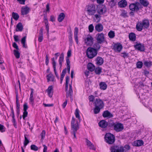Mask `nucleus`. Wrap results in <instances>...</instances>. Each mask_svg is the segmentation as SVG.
<instances>
[{"label": "nucleus", "instance_id": "39448f33", "mask_svg": "<svg viewBox=\"0 0 152 152\" xmlns=\"http://www.w3.org/2000/svg\"><path fill=\"white\" fill-rule=\"evenodd\" d=\"M141 6L139 2H136L130 4L129 5V8L130 10L132 11L137 12L141 8Z\"/></svg>", "mask_w": 152, "mask_h": 152}, {"label": "nucleus", "instance_id": "ddd939ff", "mask_svg": "<svg viewBox=\"0 0 152 152\" xmlns=\"http://www.w3.org/2000/svg\"><path fill=\"white\" fill-rule=\"evenodd\" d=\"M23 113L22 117L23 119H25V118L27 116L28 114V113L27 110L28 108V106L27 103H25L23 105Z\"/></svg>", "mask_w": 152, "mask_h": 152}, {"label": "nucleus", "instance_id": "de8ad7c7", "mask_svg": "<svg viewBox=\"0 0 152 152\" xmlns=\"http://www.w3.org/2000/svg\"><path fill=\"white\" fill-rule=\"evenodd\" d=\"M121 16L124 18H126L128 17L127 12L124 10L123 11L121 14Z\"/></svg>", "mask_w": 152, "mask_h": 152}, {"label": "nucleus", "instance_id": "72a5a7b5", "mask_svg": "<svg viewBox=\"0 0 152 152\" xmlns=\"http://www.w3.org/2000/svg\"><path fill=\"white\" fill-rule=\"evenodd\" d=\"M75 115L76 118H78V121L80 122V117L79 115V110L78 109H76L75 112Z\"/></svg>", "mask_w": 152, "mask_h": 152}, {"label": "nucleus", "instance_id": "603ef678", "mask_svg": "<svg viewBox=\"0 0 152 152\" xmlns=\"http://www.w3.org/2000/svg\"><path fill=\"white\" fill-rule=\"evenodd\" d=\"M5 128L3 125L0 124V131L1 132H3L5 131Z\"/></svg>", "mask_w": 152, "mask_h": 152}, {"label": "nucleus", "instance_id": "c03bdc74", "mask_svg": "<svg viewBox=\"0 0 152 152\" xmlns=\"http://www.w3.org/2000/svg\"><path fill=\"white\" fill-rule=\"evenodd\" d=\"M99 43L97 42V43L94 44L93 46V48L95 49V50L97 51L100 48V46Z\"/></svg>", "mask_w": 152, "mask_h": 152}, {"label": "nucleus", "instance_id": "58836bf2", "mask_svg": "<svg viewBox=\"0 0 152 152\" xmlns=\"http://www.w3.org/2000/svg\"><path fill=\"white\" fill-rule=\"evenodd\" d=\"M27 136H28L26 134L24 135L25 140L24 141V146L25 147H26L29 142V140L27 137Z\"/></svg>", "mask_w": 152, "mask_h": 152}, {"label": "nucleus", "instance_id": "0eeeda50", "mask_svg": "<svg viewBox=\"0 0 152 152\" xmlns=\"http://www.w3.org/2000/svg\"><path fill=\"white\" fill-rule=\"evenodd\" d=\"M87 11L89 15H94L96 12L95 6L94 4L88 5L87 7Z\"/></svg>", "mask_w": 152, "mask_h": 152}, {"label": "nucleus", "instance_id": "3c124183", "mask_svg": "<svg viewBox=\"0 0 152 152\" xmlns=\"http://www.w3.org/2000/svg\"><path fill=\"white\" fill-rule=\"evenodd\" d=\"M31 150L35 151L38 150V148L34 145H32L31 146Z\"/></svg>", "mask_w": 152, "mask_h": 152}, {"label": "nucleus", "instance_id": "2f4dec72", "mask_svg": "<svg viewBox=\"0 0 152 152\" xmlns=\"http://www.w3.org/2000/svg\"><path fill=\"white\" fill-rule=\"evenodd\" d=\"M65 15L64 13H61L58 15V20L59 22H61L64 19Z\"/></svg>", "mask_w": 152, "mask_h": 152}, {"label": "nucleus", "instance_id": "37998d69", "mask_svg": "<svg viewBox=\"0 0 152 152\" xmlns=\"http://www.w3.org/2000/svg\"><path fill=\"white\" fill-rule=\"evenodd\" d=\"M66 63L67 64V68L68 71L69 73L70 70V61L68 58L66 59Z\"/></svg>", "mask_w": 152, "mask_h": 152}, {"label": "nucleus", "instance_id": "6e6552de", "mask_svg": "<svg viewBox=\"0 0 152 152\" xmlns=\"http://www.w3.org/2000/svg\"><path fill=\"white\" fill-rule=\"evenodd\" d=\"M111 152H124V149L122 146H114L110 148Z\"/></svg>", "mask_w": 152, "mask_h": 152}, {"label": "nucleus", "instance_id": "423d86ee", "mask_svg": "<svg viewBox=\"0 0 152 152\" xmlns=\"http://www.w3.org/2000/svg\"><path fill=\"white\" fill-rule=\"evenodd\" d=\"M104 138L106 142L109 144H112L115 140V137L113 135L110 133H106Z\"/></svg>", "mask_w": 152, "mask_h": 152}, {"label": "nucleus", "instance_id": "774afa93", "mask_svg": "<svg viewBox=\"0 0 152 152\" xmlns=\"http://www.w3.org/2000/svg\"><path fill=\"white\" fill-rule=\"evenodd\" d=\"M78 28L76 27L75 28V31L74 32V35H78Z\"/></svg>", "mask_w": 152, "mask_h": 152}, {"label": "nucleus", "instance_id": "bb28decb", "mask_svg": "<svg viewBox=\"0 0 152 152\" xmlns=\"http://www.w3.org/2000/svg\"><path fill=\"white\" fill-rule=\"evenodd\" d=\"M88 69L90 71L92 72L95 69V66L91 63H89L87 65Z\"/></svg>", "mask_w": 152, "mask_h": 152}, {"label": "nucleus", "instance_id": "393cba45", "mask_svg": "<svg viewBox=\"0 0 152 152\" xmlns=\"http://www.w3.org/2000/svg\"><path fill=\"white\" fill-rule=\"evenodd\" d=\"M143 142L142 140H138L135 141L134 142V145L136 146H140L142 145Z\"/></svg>", "mask_w": 152, "mask_h": 152}, {"label": "nucleus", "instance_id": "20e7f679", "mask_svg": "<svg viewBox=\"0 0 152 152\" xmlns=\"http://www.w3.org/2000/svg\"><path fill=\"white\" fill-rule=\"evenodd\" d=\"M83 40L85 44L87 46H91L94 43V38L90 34L86 36Z\"/></svg>", "mask_w": 152, "mask_h": 152}, {"label": "nucleus", "instance_id": "aec40b11", "mask_svg": "<svg viewBox=\"0 0 152 152\" xmlns=\"http://www.w3.org/2000/svg\"><path fill=\"white\" fill-rule=\"evenodd\" d=\"M99 125L102 128H105L107 125V123L105 120H102L99 122Z\"/></svg>", "mask_w": 152, "mask_h": 152}, {"label": "nucleus", "instance_id": "e2e57ef3", "mask_svg": "<svg viewBox=\"0 0 152 152\" xmlns=\"http://www.w3.org/2000/svg\"><path fill=\"white\" fill-rule=\"evenodd\" d=\"M29 100V103L33 105L34 103V99L33 97H30Z\"/></svg>", "mask_w": 152, "mask_h": 152}, {"label": "nucleus", "instance_id": "9d476101", "mask_svg": "<svg viewBox=\"0 0 152 152\" xmlns=\"http://www.w3.org/2000/svg\"><path fill=\"white\" fill-rule=\"evenodd\" d=\"M95 106L103 108L104 106L103 101L99 99H96L94 102Z\"/></svg>", "mask_w": 152, "mask_h": 152}, {"label": "nucleus", "instance_id": "864d4df0", "mask_svg": "<svg viewBox=\"0 0 152 152\" xmlns=\"http://www.w3.org/2000/svg\"><path fill=\"white\" fill-rule=\"evenodd\" d=\"M94 29V27L92 24H90L88 26V29L90 32H93Z\"/></svg>", "mask_w": 152, "mask_h": 152}, {"label": "nucleus", "instance_id": "c85d7f7f", "mask_svg": "<svg viewBox=\"0 0 152 152\" xmlns=\"http://www.w3.org/2000/svg\"><path fill=\"white\" fill-rule=\"evenodd\" d=\"M47 77L48 82L50 81H53L54 80V76L51 73L47 75Z\"/></svg>", "mask_w": 152, "mask_h": 152}, {"label": "nucleus", "instance_id": "5fc2aeb1", "mask_svg": "<svg viewBox=\"0 0 152 152\" xmlns=\"http://www.w3.org/2000/svg\"><path fill=\"white\" fill-rule=\"evenodd\" d=\"M106 11V9L105 7H103L102 8H101L100 9L99 13L101 14L104 13Z\"/></svg>", "mask_w": 152, "mask_h": 152}, {"label": "nucleus", "instance_id": "7ed1b4c3", "mask_svg": "<svg viewBox=\"0 0 152 152\" xmlns=\"http://www.w3.org/2000/svg\"><path fill=\"white\" fill-rule=\"evenodd\" d=\"M86 54L88 58L91 59L97 55V51L93 48L89 47L86 50Z\"/></svg>", "mask_w": 152, "mask_h": 152}, {"label": "nucleus", "instance_id": "6ab92c4d", "mask_svg": "<svg viewBox=\"0 0 152 152\" xmlns=\"http://www.w3.org/2000/svg\"><path fill=\"white\" fill-rule=\"evenodd\" d=\"M102 116L104 118L107 117L108 118H111L113 116V114L107 110L104 112L102 114Z\"/></svg>", "mask_w": 152, "mask_h": 152}, {"label": "nucleus", "instance_id": "052dcab7", "mask_svg": "<svg viewBox=\"0 0 152 152\" xmlns=\"http://www.w3.org/2000/svg\"><path fill=\"white\" fill-rule=\"evenodd\" d=\"M45 131L43 130L42 132L41 133L42 138V139H43L45 138Z\"/></svg>", "mask_w": 152, "mask_h": 152}, {"label": "nucleus", "instance_id": "f03ea898", "mask_svg": "<svg viewBox=\"0 0 152 152\" xmlns=\"http://www.w3.org/2000/svg\"><path fill=\"white\" fill-rule=\"evenodd\" d=\"M150 25L149 20L148 19H144L142 21L138 22L136 26V28L138 31H141L143 29H147L148 28Z\"/></svg>", "mask_w": 152, "mask_h": 152}, {"label": "nucleus", "instance_id": "a19ab883", "mask_svg": "<svg viewBox=\"0 0 152 152\" xmlns=\"http://www.w3.org/2000/svg\"><path fill=\"white\" fill-rule=\"evenodd\" d=\"M14 53L17 58H20V53L18 50H14Z\"/></svg>", "mask_w": 152, "mask_h": 152}, {"label": "nucleus", "instance_id": "f8f14e48", "mask_svg": "<svg viewBox=\"0 0 152 152\" xmlns=\"http://www.w3.org/2000/svg\"><path fill=\"white\" fill-rule=\"evenodd\" d=\"M122 48L123 47L121 44L120 43H117L115 44L114 45L113 49L115 52H120Z\"/></svg>", "mask_w": 152, "mask_h": 152}, {"label": "nucleus", "instance_id": "c756f323", "mask_svg": "<svg viewBox=\"0 0 152 152\" xmlns=\"http://www.w3.org/2000/svg\"><path fill=\"white\" fill-rule=\"evenodd\" d=\"M64 56L63 53H62L59 57L58 61L59 62V64L61 67L62 66V62H63L64 59Z\"/></svg>", "mask_w": 152, "mask_h": 152}, {"label": "nucleus", "instance_id": "cd10ccee", "mask_svg": "<svg viewBox=\"0 0 152 152\" xmlns=\"http://www.w3.org/2000/svg\"><path fill=\"white\" fill-rule=\"evenodd\" d=\"M99 86L100 88L102 90H105L107 88V85L104 82H101L99 83Z\"/></svg>", "mask_w": 152, "mask_h": 152}, {"label": "nucleus", "instance_id": "2eb2a0df", "mask_svg": "<svg viewBox=\"0 0 152 152\" xmlns=\"http://www.w3.org/2000/svg\"><path fill=\"white\" fill-rule=\"evenodd\" d=\"M30 9L28 7H23L21 9V13L23 16L26 15L29 12Z\"/></svg>", "mask_w": 152, "mask_h": 152}, {"label": "nucleus", "instance_id": "1a4fd4ad", "mask_svg": "<svg viewBox=\"0 0 152 152\" xmlns=\"http://www.w3.org/2000/svg\"><path fill=\"white\" fill-rule=\"evenodd\" d=\"M114 129L117 132L121 131L124 129L123 125L121 123H118L113 124Z\"/></svg>", "mask_w": 152, "mask_h": 152}, {"label": "nucleus", "instance_id": "13d9d810", "mask_svg": "<svg viewBox=\"0 0 152 152\" xmlns=\"http://www.w3.org/2000/svg\"><path fill=\"white\" fill-rule=\"evenodd\" d=\"M66 73V69H63L61 74V77H64Z\"/></svg>", "mask_w": 152, "mask_h": 152}, {"label": "nucleus", "instance_id": "7c9ffc66", "mask_svg": "<svg viewBox=\"0 0 152 152\" xmlns=\"http://www.w3.org/2000/svg\"><path fill=\"white\" fill-rule=\"evenodd\" d=\"M16 31H22L23 29V26L22 23H18L16 26Z\"/></svg>", "mask_w": 152, "mask_h": 152}, {"label": "nucleus", "instance_id": "a878e982", "mask_svg": "<svg viewBox=\"0 0 152 152\" xmlns=\"http://www.w3.org/2000/svg\"><path fill=\"white\" fill-rule=\"evenodd\" d=\"M140 3L144 7H147L149 4L148 0H139Z\"/></svg>", "mask_w": 152, "mask_h": 152}, {"label": "nucleus", "instance_id": "4c0bfd02", "mask_svg": "<svg viewBox=\"0 0 152 152\" xmlns=\"http://www.w3.org/2000/svg\"><path fill=\"white\" fill-rule=\"evenodd\" d=\"M12 18L16 20H17L19 18V15L17 13L13 12L12 13Z\"/></svg>", "mask_w": 152, "mask_h": 152}, {"label": "nucleus", "instance_id": "c9c22d12", "mask_svg": "<svg viewBox=\"0 0 152 152\" xmlns=\"http://www.w3.org/2000/svg\"><path fill=\"white\" fill-rule=\"evenodd\" d=\"M73 91L72 89L69 90V91L67 92L66 96L67 97H69L71 98V100H72L73 99L72 97V94Z\"/></svg>", "mask_w": 152, "mask_h": 152}, {"label": "nucleus", "instance_id": "69168bd1", "mask_svg": "<svg viewBox=\"0 0 152 152\" xmlns=\"http://www.w3.org/2000/svg\"><path fill=\"white\" fill-rule=\"evenodd\" d=\"M89 99L90 101L93 102L94 99V97L93 95H91L89 96Z\"/></svg>", "mask_w": 152, "mask_h": 152}, {"label": "nucleus", "instance_id": "680f3d73", "mask_svg": "<svg viewBox=\"0 0 152 152\" xmlns=\"http://www.w3.org/2000/svg\"><path fill=\"white\" fill-rule=\"evenodd\" d=\"M43 105L45 107H52L53 106V104H46L45 103H43Z\"/></svg>", "mask_w": 152, "mask_h": 152}, {"label": "nucleus", "instance_id": "f704fd0d", "mask_svg": "<svg viewBox=\"0 0 152 152\" xmlns=\"http://www.w3.org/2000/svg\"><path fill=\"white\" fill-rule=\"evenodd\" d=\"M11 116L12 118V121L13 123H15L16 122L15 120V118L14 113L13 109L12 107H11Z\"/></svg>", "mask_w": 152, "mask_h": 152}, {"label": "nucleus", "instance_id": "49530a36", "mask_svg": "<svg viewBox=\"0 0 152 152\" xmlns=\"http://www.w3.org/2000/svg\"><path fill=\"white\" fill-rule=\"evenodd\" d=\"M102 108H100V107L95 106L94 109V112L95 114L98 113L100 111V110Z\"/></svg>", "mask_w": 152, "mask_h": 152}, {"label": "nucleus", "instance_id": "338daca9", "mask_svg": "<svg viewBox=\"0 0 152 152\" xmlns=\"http://www.w3.org/2000/svg\"><path fill=\"white\" fill-rule=\"evenodd\" d=\"M12 46L14 48L16 49L17 50L19 49L18 46L15 42H14L13 43Z\"/></svg>", "mask_w": 152, "mask_h": 152}, {"label": "nucleus", "instance_id": "4d7b16f0", "mask_svg": "<svg viewBox=\"0 0 152 152\" xmlns=\"http://www.w3.org/2000/svg\"><path fill=\"white\" fill-rule=\"evenodd\" d=\"M20 105L19 104V102H16V109L18 112H19L20 110Z\"/></svg>", "mask_w": 152, "mask_h": 152}, {"label": "nucleus", "instance_id": "bf43d9fd", "mask_svg": "<svg viewBox=\"0 0 152 152\" xmlns=\"http://www.w3.org/2000/svg\"><path fill=\"white\" fill-rule=\"evenodd\" d=\"M52 61V65L53 67H56V62L55 61V59L54 58H53L51 59Z\"/></svg>", "mask_w": 152, "mask_h": 152}, {"label": "nucleus", "instance_id": "e433bc0d", "mask_svg": "<svg viewBox=\"0 0 152 152\" xmlns=\"http://www.w3.org/2000/svg\"><path fill=\"white\" fill-rule=\"evenodd\" d=\"M108 36L110 38H113L115 36V33L114 31H110L108 33Z\"/></svg>", "mask_w": 152, "mask_h": 152}, {"label": "nucleus", "instance_id": "412c9836", "mask_svg": "<svg viewBox=\"0 0 152 152\" xmlns=\"http://www.w3.org/2000/svg\"><path fill=\"white\" fill-rule=\"evenodd\" d=\"M129 40L132 42H134L136 40V36L135 34L133 32L130 33L129 35Z\"/></svg>", "mask_w": 152, "mask_h": 152}, {"label": "nucleus", "instance_id": "9b49d317", "mask_svg": "<svg viewBox=\"0 0 152 152\" xmlns=\"http://www.w3.org/2000/svg\"><path fill=\"white\" fill-rule=\"evenodd\" d=\"M96 40L98 43H101L104 40V35L103 33H99L96 35Z\"/></svg>", "mask_w": 152, "mask_h": 152}, {"label": "nucleus", "instance_id": "09e8293b", "mask_svg": "<svg viewBox=\"0 0 152 152\" xmlns=\"http://www.w3.org/2000/svg\"><path fill=\"white\" fill-rule=\"evenodd\" d=\"M45 23L46 26V29L47 31V32L48 34L49 32V26L48 25V22L47 19H46Z\"/></svg>", "mask_w": 152, "mask_h": 152}, {"label": "nucleus", "instance_id": "0e129e2a", "mask_svg": "<svg viewBox=\"0 0 152 152\" xmlns=\"http://www.w3.org/2000/svg\"><path fill=\"white\" fill-rule=\"evenodd\" d=\"M45 58V63L46 65H48L49 62L48 57V55L46 56Z\"/></svg>", "mask_w": 152, "mask_h": 152}, {"label": "nucleus", "instance_id": "6e6d98bb", "mask_svg": "<svg viewBox=\"0 0 152 152\" xmlns=\"http://www.w3.org/2000/svg\"><path fill=\"white\" fill-rule=\"evenodd\" d=\"M123 148L124 149V151L128 150L130 149V147L129 145H125Z\"/></svg>", "mask_w": 152, "mask_h": 152}, {"label": "nucleus", "instance_id": "dca6fc26", "mask_svg": "<svg viewBox=\"0 0 152 152\" xmlns=\"http://www.w3.org/2000/svg\"><path fill=\"white\" fill-rule=\"evenodd\" d=\"M118 5L120 8H124L127 6V3L126 0H121L118 2Z\"/></svg>", "mask_w": 152, "mask_h": 152}, {"label": "nucleus", "instance_id": "473e14b6", "mask_svg": "<svg viewBox=\"0 0 152 152\" xmlns=\"http://www.w3.org/2000/svg\"><path fill=\"white\" fill-rule=\"evenodd\" d=\"M117 0H110L109 2V5L111 7H112L115 6L117 3Z\"/></svg>", "mask_w": 152, "mask_h": 152}, {"label": "nucleus", "instance_id": "a18cd8bd", "mask_svg": "<svg viewBox=\"0 0 152 152\" xmlns=\"http://www.w3.org/2000/svg\"><path fill=\"white\" fill-rule=\"evenodd\" d=\"M128 54L127 53L124 52L121 53V56L124 58H125L128 57L129 56Z\"/></svg>", "mask_w": 152, "mask_h": 152}, {"label": "nucleus", "instance_id": "4be33fe9", "mask_svg": "<svg viewBox=\"0 0 152 152\" xmlns=\"http://www.w3.org/2000/svg\"><path fill=\"white\" fill-rule=\"evenodd\" d=\"M103 27L102 25L100 23L97 24L95 26L96 30L99 32L102 31L103 30Z\"/></svg>", "mask_w": 152, "mask_h": 152}, {"label": "nucleus", "instance_id": "ea45409f", "mask_svg": "<svg viewBox=\"0 0 152 152\" xmlns=\"http://www.w3.org/2000/svg\"><path fill=\"white\" fill-rule=\"evenodd\" d=\"M144 65L147 67H149L151 66L152 65V63L151 61H145L144 62Z\"/></svg>", "mask_w": 152, "mask_h": 152}, {"label": "nucleus", "instance_id": "5701e85b", "mask_svg": "<svg viewBox=\"0 0 152 152\" xmlns=\"http://www.w3.org/2000/svg\"><path fill=\"white\" fill-rule=\"evenodd\" d=\"M93 18L95 22L96 23L99 22L101 20V16L99 13L95 14Z\"/></svg>", "mask_w": 152, "mask_h": 152}, {"label": "nucleus", "instance_id": "79ce46f5", "mask_svg": "<svg viewBox=\"0 0 152 152\" xmlns=\"http://www.w3.org/2000/svg\"><path fill=\"white\" fill-rule=\"evenodd\" d=\"M94 69L95 72L96 74L99 75L102 72V69L99 67L96 68Z\"/></svg>", "mask_w": 152, "mask_h": 152}, {"label": "nucleus", "instance_id": "f257e3e1", "mask_svg": "<svg viewBox=\"0 0 152 152\" xmlns=\"http://www.w3.org/2000/svg\"><path fill=\"white\" fill-rule=\"evenodd\" d=\"M80 122L75 119L74 117L72 118L71 121V133L73 134L74 137L76 138V133L79 129V123Z\"/></svg>", "mask_w": 152, "mask_h": 152}, {"label": "nucleus", "instance_id": "a211bd4d", "mask_svg": "<svg viewBox=\"0 0 152 152\" xmlns=\"http://www.w3.org/2000/svg\"><path fill=\"white\" fill-rule=\"evenodd\" d=\"M86 143L88 147L90 149L95 150V148L93 144L90 141L87 139H86Z\"/></svg>", "mask_w": 152, "mask_h": 152}, {"label": "nucleus", "instance_id": "f3484780", "mask_svg": "<svg viewBox=\"0 0 152 152\" xmlns=\"http://www.w3.org/2000/svg\"><path fill=\"white\" fill-rule=\"evenodd\" d=\"M46 91L50 97H52L53 94V87L52 86H49L46 90Z\"/></svg>", "mask_w": 152, "mask_h": 152}, {"label": "nucleus", "instance_id": "b1692460", "mask_svg": "<svg viewBox=\"0 0 152 152\" xmlns=\"http://www.w3.org/2000/svg\"><path fill=\"white\" fill-rule=\"evenodd\" d=\"M96 64L98 65H101L104 62L103 59L101 57H98L97 58L96 60Z\"/></svg>", "mask_w": 152, "mask_h": 152}, {"label": "nucleus", "instance_id": "8fccbe9b", "mask_svg": "<svg viewBox=\"0 0 152 152\" xmlns=\"http://www.w3.org/2000/svg\"><path fill=\"white\" fill-rule=\"evenodd\" d=\"M142 64L143 63L142 62L139 61L137 63V67L138 68H141L142 67Z\"/></svg>", "mask_w": 152, "mask_h": 152}, {"label": "nucleus", "instance_id": "4468645a", "mask_svg": "<svg viewBox=\"0 0 152 152\" xmlns=\"http://www.w3.org/2000/svg\"><path fill=\"white\" fill-rule=\"evenodd\" d=\"M134 47L135 49L141 51H144L145 50L144 45L141 43L137 44L134 45Z\"/></svg>", "mask_w": 152, "mask_h": 152}]
</instances>
